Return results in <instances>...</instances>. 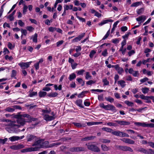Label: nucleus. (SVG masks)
<instances>
[{"label": "nucleus", "mask_w": 154, "mask_h": 154, "mask_svg": "<svg viewBox=\"0 0 154 154\" xmlns=\"http://www.w3.org/2000/svg\"><path fill=\"white\" fill-rule=\"evenodd\" d=\"M72 124L77 127V128H81V127H85V124L83 123H77L75 122H73Z\"/></svg>", "instance_id": "17"}, {"label": "nucleus", "mask_w": 154, "mask_h": 154, "mask_svg": "<svg viewBox=\"0 0 154 154\" xmlns=\"http://www.w3.org/2000/svg\"><path fill=\"white\" fill-rule=\"evenodd\" d=\"M115 122L121 125H128L130 124V122L126 121L115 120Z\"/></svg>", "instance_id": "13"}, {"label": "nucleus", "mask_w": 154, "mask_h": 154, "mask_svg": "<svg viewBox=\"0 0 154 154\" xmlns=\"http://www.w3.org/2000/svg\"><path fill=\"white\" fill-rule=\"evenodd\" d=\"M118 73L120 75L123 72H124V70L123 69L120 67L119 66V68H117V69H116Z\"/></svg>", "instance_id": "34"}, {"label": "nucleus", "mask_w": 154, "mask_h": 154, "mask_svg": "<svg viewBox=\"0 0 154 154\" xmlns=\"http://www.w3.org/2000/svg\"><path fill=\"white\" fill-rule=\"evenodd\" d=\"M149 91V88L147 87L142 88V92L144 94H146L148 93Z\"/></svg>", "instance_id": "45"}, {"label": "nucleus", "mask_w": 154, "mask_h": 154, "mask_svg": "<svg viewBox=\"0 0 154 154\" xmlns=\"http://www.w3.org/2000/svg\"><path fill=\"white\" fill-rule=\"evenodd\" d=\"M47 94V93L44 91H40L38 93L39 96L40 98L45 97Z\"/></svg>", "instance_id": "23"}, {"label": "nucleus", "mask_w": 154, "mask_h": 154, "mask_svg": "<svg viewBox=\"0 0 154 154\" xmlns=\"http://www.w3.org/2000/svg\"><path fill=\"white\" fill-rule=\"evenodd\" d=\"M29 95L28 96L30 97H32L34 96H37V92L35 91H29Z\"/></svg>", "instance_id": "30"}, {"label": "nucleus", "mask_w": 154, "mask_h": 154, "mask_svg": "<svg viewBox=\"0 0 154 154\" xmlns=\"http://www.w3.org/2000/svg\"><path fill=\"white\" fill-rule=\"evenodd\" d=\"M76 77V75L74 73H73L69 75V79L70 81H71L72 80L75 79Z\"/></svg>", "instance_id": "28"}, {"label": "nucleus", "mask_w": 154, "mask_h": 154, "mask_svg": "<svg viewBox=\"0 0 154 154\" xmlns=\"http://www.w3.org/2000/svg\"><path fill=\"white\" fill-rule=\"evenodd\" d=\"M134 123L135 125L137 126H141L143 127H146V124L145 123L135 122Z\"/></svg>", "instance_id": "24"}, {"label": "nucleus", "mask_w": 154, "mask_h": 154, "mask_svg": "<svg viewBox=\"0 0 154 154\" xmlns=\"http://www.w3.org/2000/svg\"><path fill=\"white\" fill-rule=\"evenodd\" d=\"M48 141L44 142V140L43 139H39L35 142L32 145V146H37L36 147L37 148L38 150V149H39L41 147V146L42 145V144L43 146H45L46 147H48Z\"/></svg>", "instance_id": "3"}, {"label": "nucleus", "mask_w": 154, "mask_h": 154, "mask_svg": "<svg viewBox=\"0 0 154 154\" xmlns=\"http://www.w3.org/2000/svg\"><path fill=\"white\" fill-rule=\"evenodd\" d=\"M64 42V41L63 40H60L56 43V45L57 47H58L60 45H62Z\"/></svg>", "instance_id": "61"}, {"label": "nucleus", "mask_w": 154, "mask_h": 154, "mask_svg": "<svg viewBox=\"0 0 154 154\" xmlns=\"http://www.w3.org/2000/svg\"><path fill=\"white\" fill-rule=\"evenodd\" d=\"M54 85L53 84L48 83L47 84L45 87L43 88L42 90L45 91H48L51 90V88L50 87H48V86H52Z\"/></svg>", "instance_id": "16"}, {"label": "nucleus", "mask_w": 154, "mask_h": 154, "mask_svg": "<svg viewBox=\"0 0 154 154\" xmlns=\"http://www.w3.org/2000/svg\"><path fill=\"white\" fill-rule=\"evenodd\" d=\"M113 20L112 19H107L103 20L100 23H99V25L100 26H102L103 25L108 23V22H112Z\"/></svg>", "instance_id": "18"}, {"label": "nucleus", "mask_w": 154, "mask_h": 154, "mask_svg": "<svg viewBox=\"0 0 154 154\" xmlns=\"http://www.w3.org/2000/svg\"><path fill=\"white\" fill-rule=\"evenodd\" d=\"M89 92L88 91H83L78 94V97L79 98H83L85 96L86 94Z\"/></svg>", "instance_id": "20"}, {"label": "nucleus", "mask_w": 154, "mask_h": 154, "mask_svg": "<svg viewBox=\"0 0 154 154\" xmlns=\"http://www.w3.org/2000/svg\"><path fill=\"white\" fill-rule=\"evenodd\" d=\"M27 8H28L27 6L25 4H24L23 11V14H26V12L27 11Z\"/></svg>", "instance_id": "47"}, {"label": "nucleus", "mask_w": 154, "mask_h": 154, "mask_svg": "<svg viewBox=\"0 0 154 154\" xmlns=\"http://www.w3.org/2000/svg\"><path fill=\"white\" fill-rule=\"evenodd\" d=\"M17 71L14 69L12 70L11 72V77L12 78H14L15 79H16V78L15 76L17 75Z\"/></svg>", "instance_id": "32"}, {"label": "nucleus", "mask_w": 154, "mask_h": 154, "mask_svg": "<svg viewBox=\"0 0 154 154\" xmlns=\"http://www.w3.org/2000/svg\"><path fill=\"white\" fill-rule=\"evenodd\" d=\"M21 31L22 34H23L25 36H26L27 33V32L26 29H22Z\"/></svg>", "instance_id": "63"}, {"label": "nucleus", "mask_w": 154, "mask_h": 154, "mask_svg": "<svg viewBox=\"0 0 154 154\" xmlns=\"http://www.w3.org/2000/svg\"><path fill=\"white\" fill-rule=\"evenodd\" d=\"M7 46L8 48L11 50L14 47V46H13L10 42H8Z\"/></svg>", "instance_id": "52"}, {"label": "nucleus", "mask_w": 154, "mask_h": 154, "mask_svg": "<svg viewBox=\"0 0 154 154\" xmlns=\"http://www.w3.org/2000/svg\"><path fill=\"white\" fill-rule=\"evenodd\" d=\"M100 141L102 143H110V141L109 140L107 139H102L100 140Z\"/></svg>", "instance_id": "48"}, {"label": "nucleus", "mask_w": 154, "mask_h": 154, "mask_svg": "<svg viewBox=\"0 0 154 154\" xmlns=\"http://www.w3.org/2000/svg\"><path fill=\"white\" fill-rule=\"evenodd\" d=\"M24 146L22 144H18V145H13L10 146V148L13 150H18L23 148Z\"/></svg>", "instance_id": "10"}, {"label": "nucleus", "mask_w": 154, "mask_h": 154, "mask_svg": "<svg viewBox=\"0 0 154 154\" xmlns=\"http://www.w3.org/2000/svg\"><path fill=\"white\" fill-rule=\"evenodd\" d=\"M95 137V136L88 137L82 139V141L94 139Z\"/></svg>", "instance_id": "29"}, {"label": "nucleus", "mask_w": 154, "mask_h": 154, "mask_svg": "<svg viewBox=\"0 0 154 154\" xmlns=\"http://www.w3.org/2000/svg\"><path fill=\"white\" fill-rule=\"evenodd\" d=\"M75 104L81 108H84V106L82 105V100L81 99L77 100L75 102Z\"/></svg>", "instance_id": "14"}, {"label": "nucleus", "mask_w": 154, "mask_h": 154, "mask_svg": "<svg viewBox=\"0 0 154 154\" xmlns=\"http://www.w3.org/2000/svg\"><path fill=\"white\" fill-rule=\"evenodd\" d=\"M146 154H154V150L152 149H147Z\"/></svg>", "instance_id": "44"}, {"label": "nucleus", "mask_w": 154, "mask_h": 154, "mask_svg": "<svg viewBox=\"0 0 154 154\" xmlns=\"http://www.w3.org/2000/svg\"><path fill=\"white\" fill-rule=\"evenodd\" d=\"M9 127L5 128V129L10 133H17L21 130L18 128L19 125L16 124V121H12L9 124Z\"/></svg>", "instance_id": "1"}, {"label": "nucleus", "mask_w": 154, "mask_h": 154, "mask_svg": "<svg viewBox=\"0 0 154 154\" xmlns=\"http://www.w3.org/2000/svg\"><path fill=\"white\" fill-rule=\"evenodd\" d=\"M86 145L88 149L94 152H98L100 151V149L97 146L90 143H86Z\"/></svg>", "instance_id": "6"}, {"label": "nucleus", "mask_w": 154, "mask_h": 154, "mask_svg": "<svg viewBox=\"0 0 154 154\" xmlns=\"http://www.w3.org/2000/svg\"><path fill=\"white\" fill-rule=\"evenodd\" d=\"M102 82L103 83V85H108L109 84V82L107 80L106 78L103 79H102Z\"/></svg>", "instance_id": "40"}, {"label": "nucleus", "mask_w": 154, "mask_h": 154, "mask_svg": "<svg viewBox=\"0 0 154 154\" xmlns=\"http://www.w3.org/2000/svg\"><path fill=\"white\" fill-rule=\"evenodd\" d=\"M51 109L49 108L48 109H43L42 110V112L45 113H50V112H51Z\"/></svg>", "instance_id": "51"}, {"label": "nucleus", "mask_w": 154, "mask_h": 154, "mask_svg": "<svg viewBox=\"0 0 154 154\" xmlns=\"http://www.w3.org/2000/svg\"><path fill=\"white\" fill-rule=\"evenodd\" d=\"M103 94H101L100 95H98V99L99 101H103Z\"/></svg>", "instance_id": "54"}, {"label": "nucleus", "mask_w": 154, "mask_h": 154, "mask_svg": "<svg viewBox=\"0 0 154 154\" xmlns=\"http://www.w3.org/2000/svg\"><path fill=\"white\" fill-rule=\"evenodd\" d=\"M137 151H138L143 152V153H144V154H146L147 149H146L144 148H140L137 149Z\"/></svg>", "instance_id": "39"}, {"label": "nucleus", "mask_w": 154, "mask_h": 154, "mask_svg": "<svg viewBox=\"0 0 154 154\" xmlns=\"http://www.w3.org/2000/svg\"><path fill=\"white\" fill-rule=\"evenodd\" d=\"M6 110L8 112H13L14 111L15 109L11 107H8L6 109Z\"/></svg>", "instance_id": "53"}, {"label": "nucleus", "mask_w": 154, "mask_h": 154, "mask_svg": "<svg viewBox=\"0 0 154 154\" xmlns=\"http://www.w3.org/2000/svg\"><path fill=\"white\" fill-rule=\"evenodd\" d=\"M85 78L86 79H88L89 78L91 79V76L90 75L89 72H86Z\"/></svg>", "instance_id": "60"}, {"label": "nucleus", "mask_w": 154, "mask_h": 154, "mask_svg": "<svg viewBox=\"0 0 154 154\" xmlns=\"http://www.w3.org/2000/svg\"><path fill=\"white\" fill-rule=\"evenodd\" d=\"M110 33V29H109L107 32L106 34L103 38L102 40H104L107 38L109 36Z\"/></svg>", "instance_id": "49"}, {"label": "nucleus", "mask_w": 154, "mask_h": 154, "mask_svg": "<svg viewBox=\"0 0 154 154\" xmlns=\"http://www.w3.org/2000/svg\"><path fill=\"white\" fill-rule=\"evenodd\" d=\"M149 80V79L148 78L145 77L143 79H141L140 80V82L141 83H144L145 82Z\"/></svg>", "instance_id": "64"}, {"label": "nucleus", "mask_w": 154, "mask_h": 154, "mask_svg": "<svg viewBox=\"0 0 154 154\" xmlns=\"http://www.w3.org/2000/svg\"><path fill=\"white\" fill-rule=\"evenodd\" d=\"M44 119L46 121H51L54 120L55 118L53 116H50L48 115H45Z\"/></svg>", "instance_id": "15"}, {"label": "nucleus", "mask_w": 154, "mask_h": 154, "mask_svg": "<svg viewBox=\"0 0 154 154\" xmlns=\"http://www.w3.org/2000/svg\"><path fill=\"white\" fill-rule=\"evenodd\" d=\"M105 99L106 101H109L111 103H113L114 102V99L110 96L108 97H105Z\"/></svg>", "instance_id": "31"}, {"label": "nucleus", "mask_w": 154, "mask_h": 154, "mask_svg": "<svg viewBox=\"0 0 154 154\" xmlns=\"http://www.w3.org/2000/svg\"><path fill=\"white\" fill-rule=\"evenodd\" d=\"M58 95V94L57 93L55 92L48 93L47 94V96L50 97H57Z\"/></svg>", "instance_id": "22"}, {"label": "nucleus", "mask_w": 154, "mask_h": 154, "mask_svg": "<svg viewBox=\"0 0 154 154\" xmlns=\"http://www.w3.org/2000/svg\"><path fill=\"white\" fill-rule=\"evenodd\" d=\"M84 150H85V148L82 147H73L69 149V151L72 152L82 151Z\"/></svg>", "instance_id": "11"}, {"label": "nucleus", "mask_w": 154, "mask_h": 154, "mask_svg": "<svg viewBox=\"0 0 154 154\" xmlns=\"http://www.w3.org/2000/svg\"><path fill=\"white\" fill-rule=\"evenodd\" d=\"M37 36L38 35L36 33H35L33 36H32L33 37L32 40L34 42L36 43L37 42Z\"/></svg>", "instance_id": "36"}, {"label": "nucleus", "mask_w": 154, "mask_h": 154, "mask_svg": "<svg viewBox=\"0 0 154 154\" xmlns=\"http://www.w3.org/2000/svg\"><path fill=\"white\" fill-rule=\"evenodd\" d=\"M56 29V27H50L48 28L49 31L50 32H53L54 31H55Z\"/></svg>", "instance_id": "58"}, {"label": "nucleus", "mask_w": 154, "mask_h": 154, "mask_svg": "<svg viewBox=\"0 0 154 154\" xmlns=\"http://www.w3.org/2000/svg\"><path fill=\"white\" fill-rule=\"evenodd\" d=\"M125 82L123 80H120L118 81V84H119L122 88L125 86L126 84H125Z\"/></svg>", "instance_id": "26"}, {"label": "nucleus", "mask_w": 154, "mask_h": 154, "mask_svg": "<svg viewBox=\"0 0 154 154\" xmlns=\"http://www.w3.org/2000/svg\"><path fill=\"white\" fill-rule=\"evenodd\" d=\"M35 136H33V135H30L27 137V140L28 141H30L32 140L35 141L36 142L38 140Z\"/></svg>", "instance_id": "21"}, {"label": "nucleus", "mask_w": 154, "mask_h": 154, "mask_svg": "<svg viewBox=\"0 0 154 154\" xmlns=\"http://www.w3.org/2000/svg\"><path fill=\"white\" fill-rule=\"evenodd\" d=\"M26 29L30 32H32L34 29V28L31 26H28L26 27Z\"/></svg>", "instance_id": "46"}, {"label": "nucleus", "mask_w": 154, "mask_h": 154, "mask_svg": "<svg viewBox=\"0 0 154 154\" xmlns=\"http://www.w3.org/2000/svg\"><path fill=\"white\" fill-rule=\"evenodd\" d=\"M95 82L94 81L92 80H89L86 83V85H91L92 84H94Z\"/></svg>", "instance_id": "55"}, {"label": "nucleus", "mask_w": 154, "mask_h": 154, "mask_svg": "<svg viewBox=\"0 0 154 154\" xmlns=\"http://www.w3.org/2000/svg\"><path fill=\"white\" fill-rule=\"evenodd\" d=\"M32 63V61L26 62H21L19 63L18 65L21 67L22 69H25L29 68Z\"/></svg>", "instance_id": "8"}, {"label": "nucleus", "mask_w": 154, "mask_h": 154, "mask_svg": "<svg viewBox=\"0 0 154 154\" xmlns=\"http://www.w3.org/2000/svg\"><path fill=\"white\" fill-rule=\"evenodd\" d=\"M108 52L107 51V50L106 49H105L103 51L102 53V55L104 57H106L107 56L108 54Z\"/></svg>", "instance_id": "59"}, {"label": "nucleus", "mask_w": 154, "mask_h": 154, "mask_svg": "<svg viewBox=\"0 0 154 154\" xmlns=\"http://www.w3.org/2000/svg\"><path fill=\"white\" fill-rule=\"evenodd\" d=\"M23 137H21L20 139H22ZM20 137L18 136H14L11 137H10L9 139L12 141H14L20 139Z\"/></svg>", "instance_id": "27"}, {"label": "nucleus", "mask_w": 154, "mask_h": 154, "mask_svg": "<svg viewBox=\"0 0 154 154\" xmlns=\"http://www.w3.org/2000/svg\"><path fill=\"white\" fill-rule=\"evenodd\" d=\"M3 53L4 55L6 54H8L10 53V51L7 48H5L4 49Z\"/></svg>", "instance_id": "62"}, {"label": "nucleus", "mask_w": 154, "mask_h": 154, "mask_svg": "<svg viewBox=\"0 0 154 154\" xmlns=\"http://www.w3.org/2000/svg\"><path fill=\"white\" fill-rule=\"evenodd\" d=\"M37 150V148L36 147L34 148L31 147L28 148L23 149L21 150V152L24 153L27 152L36 151Z\"/></svg>", "instance_id": "12"}, {"label": "nucleus", "mask_w": 154, "mask_h": 154, "mask_svg": "<svg viewBox=\"0 0 154 154\" xmlns=\"http://www.w3.org/2000/svg\"><path fill=\"white\" fill-rule=\"evenodd\" d=\"M13 117L17 119L16 124L20 126L24 125V120L23 119L22 114L14 115Z\"/></svg>", "instance_id": "4"}, {"label": "nucleus", "mask_w": 154, "mask_h": 154, "mask_svg": "<svg viewBox=\"0 0 154 154\" xmlns=\"http://www.w3.org/2000/svg\"><path fill=\"white\" fill-rule=\"evenodd\" d=\"M146 16L145 15H143L137 18H136V20L137 21L139 22L140 21H142V22H143L146 20Z\"/></svg>", "instance_id": "19"}, {"label": "nucleus", "mask_w": 154, "mask_h": 154, "mask_svg": "<svg viewBox=\"0 0 154 154\" xmlns=\"http://www.w3.org/2000/svg\"><path fill=\"white\" fill-rule=\"evenodd\" d=\"M54 87L55 90H59V91H60L62 90V85H60L58 87L57 85L55 84L54 85Z\"/></svg>", "instance_id": "33"}, {"label": "nucleus", "mask_w": 154, "mask_h": 154, "mask_svg": "<svg viewBox=\"0 0 154 154\" xmlns=\"http://www.w3.org/2000/svg\"><path fill=\"white\" fill-rule=\"evenodd\" d=\"M107 125L109 126H113L114 127H116L117 125L116 123L112 122H109L107 123Z\"/></svg>", "instance_id": "50"}, {"label": "nucleus", "mask_w": 154, "mask_h": 154, "mask_svg": "<svg viewBox=\"0 0 154 154\" xmlns=\"http://www.w3.org/2000/svg\"><path fill=\"white\" fill-rule=\"evenodd\" d=\"M152 96H148L146 99V101L145 102L146 103H151V101L150 100V99L152 100Z\"/></svg>", "instance_id": "42"}, {"label": "nucleus", "mask_w": 154, "mask_h": 154, "mask_svg": "<svg viewBox=\"0 0 154 154\" xmlns=\"http://www.w3.org/2000/svg\"><path fill=\"white\" fill-rule=\"evenodd\" d=\"M144 11V9L143 8H141L137 10V12L138 14L140 15L142 14Z\"/></svg>", "instance_id": "37"}, {"label": "nucleus", "mask_w": 154, "mask_h": 154, "mask_svg": "<svg viewBox=\"0 0 154 154\" xmlns=\"http://www.w3.org/2000/svg\"><path fill=\"white\" fill-rule=\"evenodd\" d=\"M5 58L6 60H11L13 59V58L12 56H11L9 57L8 55H6L5 56Z\"/></svg>", "instance_id": "57"}, {"label": "nucleus", "mask_w": 154, "mask_h": 154, "mask_svg": "<svg viewBox=\"0 0 154 154\" xmlns=\"http://www.w3.org/2000/svg\"><path fill=\"white\" fill-rule=\"evenodd\" d=\"M102 149L105 151H107L109 150V147H107L105 145H102L101 146Z\"/></svg>", "instance_id": "35"}, {"label": "nucleus", "mask_w": 154, "mask_h": 154, "mask_svg": "<svg viewBox=\"0 0 154 154\" xmlns=\"http://www.w3.org/2000/svg\"><path fill=\"white\" fill-rule=\"evenodd\" d=\"M23 119L24 120V124L25 122H31L32 121H36L37 120L36 118H33L29 114H22Z\"/></svg>", "instance_id": "5"}, {"label": "nucleus", "mask_w": 154, "mask_h": 154, "mask_svg": "<svg viewBox=\"0 0 154 154\" xmlns=\"http://www.w3.org/2000/svg\"><path fill=\"white\" fill-rule=\"evenodd\" d=\"M140 2H138L133 3L131 5V7H137L139 6L140 5Z\"/></svg>", "instance_id": "41"}, {"label": "nucleus", "mask_w": 154, "mask_h": 154, "mask_svg": "<svg viewBox=\"0 0 154 154\" xmlns=\"http://www.w3.org/2000/svg\"><path fill=\"white\" fill-rule=\"evenodd\" d=\"M123 141L126 143H127L131 144H133L134 143V141L131 139H124Z\"/></svg>", "instance_id": "25"}, {"label": "nucleus", "mask_w": 154, "mask_h": 154, "mask_svg": "<svg viewBox=\"0 0 154 154\" xmlns=\"http://www.w3.org/2000/svg\"><path fill=\"white\" fill-rule=\"evenodd\" d=\"M106 107L105 109L106 110H111L114 112H116L117 111L115 107L113 105L108 104L106 105Z\"/></svg>", "instance_id": "9"}, {"label": "nucleus", "mask_w": 154, "mask_h": 154, "mask_svg": "<svg viewBox=\"0 0 154 154\" xmlns=\"http://www.w3.org/2000/svg\"><path fill=\"white\" fill-rule=\"evenodd\" d=\"M117 148L122 151H128L130 152H133V149L130 147L126 146H117Z\"/></svg>", "instance_id": "7"}, {"label": "nucleus", "mask_w": 154, "mask_h": 154, "mask_svg": "<svg viewBox=\"0 0 154 154\" xmlns=\"http://www.w3.org/2000/svg\"><path fill=\"white\" fill-rule=\"evenodd\" d=\"M125 103L127 105H128V106H132L134 105V103L130 102L128 100H126L125 101Z\"/></svg>", "instance_id": "43"}, {"label": "nucleus", "mask_w": 154, "mask_h": 154, "mask_svg": "<svg viewBox=\"0 0 154 154\" xmlns=\"http://www.w3.org/2000/svg\"><path fill=\"white\" fill-rule=\"evenodd\" d=\"M85 72V70L83 69H81L77 72V73L79 75H83V73Z\"/></svg>", "instance_id": "56"}, {"label": "nucleus", "mask_w": 154, "mask_h": 154, "mask_svg": "<svg viewBox=\"0 0 154 154\" xmlns=\"http://www.w3.org/2000/svg\"><path fill=\"white\" fill-rule=\"evenodd\" d=\"M102 129L107 132L111 133L113 135H128L135 134V131L132 130H127L125 132L126 133L122 132L120 131H114L113 130L106 127L103 128Z\"/></svg>", "instance_id": "2"}, {"label": "nucleus", "mask_w": 154, "mask_h": 154, "mask_svg": "<svg viewBox=\"0 0 154 154\" xmlns=\"http://www.w3.org/2000/svg\"><path fill=\"white\" fill-rule=\"evenodd\" d=\"M96 53V51L94 50H91L89 54V56L91 58H92L94 57V55Z\"/></svg>", "instance_id": "38"}]
</instances>
